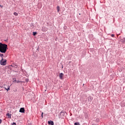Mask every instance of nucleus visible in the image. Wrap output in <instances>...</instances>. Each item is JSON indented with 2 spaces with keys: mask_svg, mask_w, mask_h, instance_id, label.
<instances>
[{
  "mask_svg": "<svg viewBox=\"0 0 125 125\" xmlns=\"http://www.w3.org/2000/svg\"><path fill=\"white\" fill-rule=\"evenodd\" d=\"M14 15H15V16H18V13H17V12H14Z\"/></svg>",
  "mask_w": 125,
  "mask_h": 125,
  "instance_id": "9",
  "label": "nucleus"
},
{
  "mask_svg": "<svg viewBox=\"0 0 125 125\" xmlns=\"http://www.w3.org/2000/svg\"><path fill=\"white\" fill-rule=\"evenodd\" d=\"M60 9V7H59V6H57V10L58 12H59Z\"/></svg>",
  "mask_w": 125,
  "mask_h": 125,
  "instance_id": "7",
  "label": "nucleus"
},
{
  "mask_svg": "<svg viewBox=\"0 0 125 125\" xmlns=\"http://www.w3.org/2000/svg\"><path fill=\"white\" fill-rule=\"evenodd\" d=\"M15 82H16V80H15L13 81V83H14Z\"/></svg>",
  "mask_w": 125,
  "mask_h": 125,
  "instance_id": "20",
  "label": "nucleus"
},
{
  "mask_svg": "<svg viewBox=\"0 0 125 125\" xmlns=\"http://www.w3.org/2000/svg\"><path fill=\"white\" fill-rule=\"evenodd\" d=\"M17 83H20V81H17Z\"/></svg>",
  "mask_w": 125,
  "mask_h": 125,
  "instance_id": "22",
  "label": "nucleus"
},
{
  "mask_svg": "<svg viewBox=\"0 0 125 125\" xmlns=\"http://www.w3.org/2000/svg\"><path fill=\"white\" fill-rule=\"evenodd\" d=\"M61 115H62V116H64V112L62 111V112H61Z\"/></svg>",
  "mask_w": 125,
  "mask_h": 125,
  "instance_id": "13",
  "label": "nucleus"
},
{
  "mask_svg": "<svg viewBox=\"0 0 125 125\" xmlns=\"http://www.w3.org/2000/svg\"><path fill=\"white\" fill-rule=\"evenodd\" d=\"M7 116H8V117H10V119H11V116H10V114L8 113L7 114Z\"/></svg>",
  "mask_w": 125,
  "mask_h": 125,
  "instance_id": "10",
  "label": "nucleus"
},
{
  "mask_svg": "<svg viewBox=\"0 0 125 125\" xmlns=\"http://www.w3.org/2000/svg\"><path fill=\"white\" fill-rule=\"evenodd\" d=\"M7 49V45L6 44L0 43V52L1 53H5Z\"/></svg>",
  "mask_w": 125,
  "mask_h": 125,
  "instance_id": "1",
  "label": "nucleus"
},
{
  "mask_svg": "<svg viewBox=\"0 0 125 125\" xmlns=\"http://www.w3.org/2000/svg\"><path fill=\"white\" fill-rule=\"evenodd\" d=\"M4 87L5 88V89H6V90H7V91H8V90L10 89V86H8L7 88H6L5 86H4Z\"/></svg>",
  "mask_w": 125,
  "mask_h": 125,
  "instance_id": "6",
  "label": "nucleus"
},
{
  "mask_svg": "<svg viewBox=\"0 0 125 125\" xmlns=\"http://www.w3.org/2000/svg\"><path fill=\"white\" fill-rule=\"evenodd\" d=\"M20 113H25V110H20Z\"/></svg>",
  "mask_w": 125,
  "mask_h": 125,
  "instance_id": "8",
  "label": "nucleus"
},
{
  "mask_svg": "<svg viewBox=\"0 0 125 125\" xmlns=\"http://www.w3.org/2000/svg\"><path fill=\"white\" fill-rule=\"evenodd\" d=\"M0 6L1 7H2V6H1V5H0Z\"/></svg>",
  "mask_w": 125,
  "mask_h": 125,
  "instance_id": "23",
  "label": "nucleus"
},
{
  "mask_svg": "<svg viewBox=\"0 0 125 125\" xmlns=\"http://www.w3.org/2000/svg\"><path fill=\"white\" fill-rule=\"evenodd\" d=\"M74 125H80V123L77 122V123H74Z\"/></svg>",
  "mask_w": 125,
  "mask_h": 125,
  "instance_id": "11",
  "label": "nucleus"
},
{
  "mask_svg": "<svg viewBox=\"0 0 125 125\" xmlns=\"http://www.w3.org/2000/svg\"><path fill=\"white\" fill-rule=\"evenodd\" d=\"M43 112H42V118H43Z\"/></svg>",
  "mask_w": 125,
  "mask_h": 125,
  "instance_id": "15",
  "label": "nucleus"
},
{
  "mask_svg": "<svg viewBox=\"0 0 125 125\" xmlns=\"http://www.w3.org/2000/svg\"><path fill=\"white\" fill-rule=\"evenodd\" d=\"M48 124L49 125H54V123H53V121H48Z\"/></svg>",
  "mask_w": 125,
  "mask_h": 125,
  "instance_id": "4",
  "label": "nucleus"
},
{
  "mask_svg": "<svg viewBox=\"0 0 125 125\" xmlns=\"http://www.w3.org/2000/svg\"><path fill=\"white\" fill-rule=\"evenodd\" d=\"M20 110H25V109L24 108V107H21L20 108Z\"/></svg>",
  "mask_w": 125,
  "mask_h": 125,
  "instance_id": "17",
  "label": "nucleus"
},
{
  "mask_svg": "<svg viewBox=\"0 0 125 125\" xmlns=\"http://www.w3.org/2000/svg\"><path fill=\"white\" fill-rule=\"evenodd\" d=\"M3 56V54H0V57H2Z\"/></svg>",
  "mask_w": 125,
  "mask_h": 125,
  "instance_id": "16",
  "label": "nucleus"
},
{
  "mask_svg": "<svg viewBox=\"0 0 125 125\" xmlns=\"http://www.w3.org/2000/svg\"><path fill=\"white\" fill-rule=\"evenodd\" d=\"M0 124H1V120L0 119Z\"/></svg>",
  "mask_w": 125,
  "mask_h": 125,
  "instance_id": "21",
  "label": "nucleus"
},
{
  "mask_svg": "<svg viewBox=\"0 0 125 125\" xmlns=\"http://www.w3.org/2000/svg\"><path fill=\"white\" fill-rule=\"evenodd\" d=\"M122 40H123V42H125V38H124L123 39H122Z\"/></svg>",
  "mask_w": 125,
  "mask_h": 125,
  "instance_id": "14",
  "label": "nucleus"
},
{
  "mask_svg": "<svg viewBox=\"0 0 125 125\" xmlns=\"http://www.w3.org/2000/svg\"><path fill=\"white\" fill-rule=\"evenodd\" d=\"M33 36H36V35H37V32H33Z\"/></svg>",
  "mask_w": 125,
  "mask_h": 125,
  "instance_id": "12",
  "label": "nucleus"
},
{
  "mask_svg": "<svg viewBox=\"0 0 125 125\" xmlns=\"http://www.w3.org/2000/svg\"><path fill=\"white\" fill-rule=\"evenodd\" d=\"M0 63L2 66H5V65H6V60H4L3 58H2L0 61Z\"/></svg>",
  "mask_w": 125,
  "mask_h": 125,
  "instance_id": "2",
  "label": "nucleus"
},
{
  "mask_svg": "<svg viewBox=\"0 0 125 125\" xmlns=\"http://www.w3.org/2000/svg\"><path fill=\"white\" fill-rule=\"evenodd\" d=\"M93 100V98L91 97H89L88 100V101H90V102H91V101H92Z\"/></svg>",
  "mask_w": 125,
  "mask_h": 125,
  "instance_id": "5",
  "label": "nucleus"
},
{
  "mask_svg": "<svg viewBox=\"0 0 125 125\" xmlns=\"http://www.w3.org/2000/svg\"><path fill=\"white\" fill-rule=\"evenodd\" d=\"M59 77L61 80H63V77H64V74H63L62 73H61L60 74Z\"/></svg>",
  "mask_w": 125,
  "mask_h": 125,
  "instance_id": "3",
  "label": "nucleus"
},
{
  "mask_svg": "<svg viewBox=\"0 0 125 125\" xmlns=\"http://www.w3.org/2000/svg\"><path fill=\"white\" fill-rule=\"evenodd\" d=\"M12 125H16V123H13V124H12Z\"/></svg>",
  "mask_w": 125,
  "mask_h": 125,
  "instance_id": "19",
  "label": "nucleus"
},
{
  "mask_svg": "<svg viewBox=\"0 0 125 125\" xmlns=\"http://www.w3.org/2000/svg\"><path fill=\"white\" fill-rule=\"evenodd\" d=\"M111 36L112 37V38H114L115 37V35L114 34H112L111 35Z\"/></svg>",
  "mask_w": 125,
  "mask_h": 125,
  "instance_id": "18",
  "label": "nucleus"
}]
</instances>
